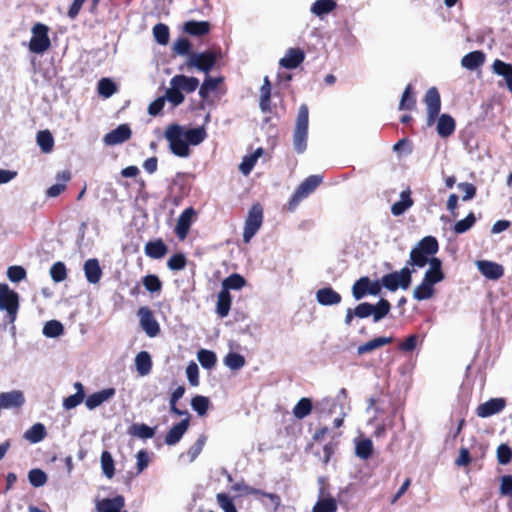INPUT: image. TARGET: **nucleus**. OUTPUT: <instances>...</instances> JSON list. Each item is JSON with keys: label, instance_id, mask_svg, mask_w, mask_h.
Wrapping results in <instances>:
<instances>
[{"label": "nucleus", "instance_id": "a878e982", "mask_svg": "<svg viewBox=\"0 0 512 512\" xmlns=\"http://www.w3.org/2000/svg\"><path fill=\"white\" fill-rule=\"evenodd\" d=\"M170 84L178 87L181 91L186 93L193 92L199 86V80L195 77H188L185 75H176L170 80Z\"/></svg>", "mask_w": 512, "mask_h": 512}, {"label": "nucleus", "instance_id": "6e6552de", "mask_svg": "<svg viewBox=\"0 0 512 512\" xmlns=\"http://www.w3.org/2000/svg\"><path fill=\"white\" fill-rule=\"evenodd\" d=\"M411 273L408 267H404L400 271L386 274L381 279V285L390 291L398 288L407 289L411 283Z\"/></svg>", "mask_w": 512, "mask_h": 512}, {"label": "nucleus", "instance_id": "c85d7f7f", "mask_svg": "<svg viewBox=\"0 0 512 512\" xmlns=\"http://www.w3.org/2000/svg\"><path fill=\"white\" fill-rule=\"evenodd\" d=\"M413 205V200L410 197V191L405 190L400 194L399 201L395 202L391 207V213L394 216L404 214Z\"/></svg>", "mask_w": 512, "mask_h": 512}, {"label": "nucleus", "instance_id": "ea45409f", "mask_svg": "<svg viewBox=\"0 0 512 512\" xmlns=\"http://www.w3.org/2000/svg\"><path fill=\"white\" fill-rule=\"evenodd\" d=\"M167 252L166 245L158 240L154 242H149L145 246V253L147 256L154 258V259H160L162 258Z\"/></svg>", "mask_w": 512, "mask_h": 512}, {"label": "nucleus", "instance_id": "0eeeda50", "mask_svg": "<svg viewBox=\"0 0 512 512\" xmlns=\"http://www.w3.org/2000/svg\"><path fill=\"white\" fill-rule=\"evenodd\" d=\"M263 209L260 204H254L248 212L245 220L243 240L249 243L262 225Z\"/></svg>", "mask_w": 512, "mask_h": 512}, {"label": "nucleus", "instance_id": "ddd939ff", "mask_svg": "<svg viewBox=\"0 0 512 512\" xmlns=\"http://www.w3.org/2000/svg\"><path fill=\"white\" fill-rule=\"evenodd\" d=\"M131 135L132 132L130 127L127 124H121L114 130L107 133L104 136L103 141L108 146H114L127 141L130 139Z\"/></svg>", "mask_w": 512, "mask_h": 512}, {"label": "nucleus", "instance_id": "c9c22d12", "mask_svg": "<svg viewBox=\"0 0 512 512\" xmlns=\"http://www.w3.org/2000/svg\"><path fill=\"white\" fill-rule=\"evenodd\" d=\"M183 29L190 35L201 36L209 32L210 24L206 21H188Z\"/></svg>", "mask_w": 512, "mask_h": 512}, {"label": "nucleus", "instance_id": "9d476101", "mask_svg": "<svg viewBox=\"0 0 512 512\" xmlns=\"http://www.w3.org/2000/svg\"><path fill=\"white\" fill-rule=\"evenodd\" d=\"M216 62V54L212 51L202 53H192L189 55L186 65L195 67L198 70L208 74Z\"/></svg>", "mask_w": 512, "mask_h": 512}, {"label": "nucleus", "instance_id": "9b49d317", "mask_svg": "<svg viewBox=\"0 0 512 512\" xmlns=\"http://www.w3.org/2000/svg\"><path fill=\"white\" fill-rule=\"evenodd\" d=\"M424 102L427 107V125L431 126L434 124L441 108L440 95L435 87H431L427 90Z\"/></svg>", "mask_w": 512, "mask_h": 512}, {"label": "nucleus", "instance_id": "2f4dec72", "mask_svg": "<svg viewBox=\"0 0 512 512\" xmlns=\"http://www.w3.org/2000/svg\"><path fill=\"white\" fill-rule=\"evenodd\" d=\"M128 434L146 440L155 435V429L144 423H135L128 428Z\"/></svg>", "mask_w": 512, "mask_h": 512}, {"label": "nucleus", "instance_id": "338daca9", "mask_svg": "<svg viewBox=\"0 0 512 512\" xmlns=\"http://www.w3.org/2000/svg\"><path fill=\"white\" fill-rule=\"evenodd\" d=\"M497 460L502 465H506L512 460V449L507 444L498 446Z\"/></svg>", "mask_w": 512, "mask_h": 512}, {"label": "nucleus", "instance_id": "4468645a", "mask_svg": "<svg viewBox=\"0 0 512 512\" xmlns=\"http://www.w3.org/2000/svg\"><path fill=\"white\" fill-rule=\"evenodd\" d=\"M476 266L480 273L490 280H498L504 274L503 266L496 262L488 260H478L476 262Z\"/></svg>", "mask_w": 512, "mask_h": 512}, {"label": "nucleus", "instance_id": "4c0bfd02", "mask_svg": "<svg viewBox=\"0 0 512 512\" xmlns=\"http://www.w3.org/2000/svg\"><path fill=\"white\" fill-rule=\"evenodd\" d=\"M246 285V280L240 274L234 273L222 281V289L229 292V290H240Z\"/></svg>", "mask_w": 512, "mask_h": 512}, {"label": "nucleus", "instance_id": "e433bc0d", "mask_svg": "<svg viewBox=\"0 0 512 512\" xmlns=\"http://www.w3.org/2000/svg\"><path fill=\"white\" fill-rule=\"evenodd\" d=\"M46 430L43 424L36 423L31 426L25 433L24 438L30 443H38L44 439Z\"/></svg>", "mask_w": 512, "mask_h": 512}, {"label": "nucleus", "instance_id": "bf43d9fd", "mask_svg": "<svg viewBox=\"0 0 512 512\" xmlns=\"http://www.w3.org/2000/svg\"><path fill=\"white\" fill-rule=\"evenodd\" d=\"M206 439L205 435H200L196 442L189 448L186 455L189 458L190 463L199 456L206 443Z\"/></svg>", "mask_w": 512, "mask_h": 512}, {"label": "nucleus", "instance_id": "473e14b6", "mask_svg": "<svg viewBox=\"0 0 512 512\" xmlns=\"http://www.w3.org/2000/svg\"><path fill=\"white\" fill-rule=\"evenodd\" d=\"M232 298L229 292L221 290L217 296L216 312L220 317H226L230 311Z\"/></svg>", "mask_w": 512, "mask_h": 512}, {"label": "nucleus", "instance_id": "cd10ccee", "mask_svg": "<svg viewBox=\"0 0 512 512\" xmlns=\"http://www.w3.org/2000/svg\"><path fill=\"white\" fill-rule=\"evenodd\" d=\"M455 126V121L450 115L442 114L437 121V133L441 137H448L455 131Z\"/></svg>", "mask_w": 512, "mask_h": 512}, {"label": "nucleus", "instance_id": "f3484780", "mask_svg": "<svg viewBox=\"0 0 512 512\" xmlns=\"http://www.w3.org/2000/svg\"><path fill=\"white\" fill-rule=\"evenodd\" d=\"M25 402L24 395L19 390L0 393V408H18Z\"/></svg>", "mask_w": 512, "mask_h": 512}, {"label": "nucleus", "instance_id": "4be33fe9", "mask_svg": "<svg viewBox=\"0 0 512 512\" xmlns=\"http://www.w3.org/2000/svg\"><path fill=\"white\" fill-rule=\"evenodd\" d=\"M19 306V297L7 284H0V309L5 310Z\"/></svg>", "mask_w": 512, "mask_h": 512}, {"label": "nucleus", "instance_id": "58836bf2", "mask_svg": "<svg viewBox=\"0 0 512 512\" xmlns=\"http://www.w3.org/2000/svg\"><path fill=\"white\" fill-rule=\"evenodd\" d=\"M338 508L336 500L331 497H322L312 508V512H336Z\"/></svg>", "mask_w": 512, "mask_h": 512}, {"label": "nucleus", "instance_id": "2eb2a0df", "mask_svg": "<svg viewBox=\"0 0 512 512\" xmlns=\"http://www.w3.org/2000/svg\"><path fill=\"white\" fill-rule=\"evenodd\" d=\"M506 402L503 398H493L481 404L477 408V415L482 418L490 417L501 412Z\"/></svg>", "mask_w": 512, "mask_h": 512}, {"label": "nucleus", "instance_id": "f8f14e48", "mask_svg": "<svg viewBox=\"0 0 512 512\" xmlns=\"http://www.w3.org/2000/svg\"><path fill=\"white\" fill-rule=\"evenodd\" d=\"M138 316L140 318L141 327L146 334L150 337H155L159 333L160 328L151 310L147 307H141L138 310Z\"/></svg>", "mask_w": 512, "mask_h": 512}, {"label": "nucleus", "instance_id": "a18cd8bd", "mask_svg": "<svg viewBox=\"0 0 512 512\" xmlns=\"http://www.w3.org/2000/svg\"><path fill=\"white\" fill-rule=\"evenodd\" d=\"M373 450L372 441L368 438L357 440L355 443V453L361 459H368Z\"/></svg>", "mask_w": 512, "mask_h": 512}, {"label": "nucleus", "instance_id": "69168bd1", "mask_svg": "<svg viewBox=\"0 0 512 512\" xmlns=\"http://www.w3.org/2000/svg\"><path fill=\"white\" fill-rule=\"evenodd\" d=\"M145 289L151 293L160 292L162 283L156 275H147L143 278Z\"/></svg>", "mask_w": 512, "mask_h": 512}, {"label": "nucleus", "instance_id": "603ef678", "mask_svg": "<svg viewBox=\"0 0 512 512\" xmlns=\"http://www.w3.org/2000/svg\"><path fill=\"white\" fill-rule=\"evenodd\" d=\"M224 364L231 370H239L245 365V358L238 353H228L224 358Z\"/></svg>", "mask_w": 512, "mask_h": 512}, {"label": "nucleus", "instance_id": "5701e85b", "mask_svg": "<svg viewBox=\"0 0 512 512\" xmlns=\"http://www.w3.org/2000/svg\"><path fill=\"white\" fill-rule=\"evenodd\" d=\"M341 295L331 287H324L316 292V300L320 305L332 306L341 302Z\"/></svg>", "mask_w": 512, "mask_h": 512}, {"label": "nucleus", "instance_id": "423d86ee", "mask_svg": "<svg viewBox=\"0 0 512 512\" xmlns=\"http://www.w3.org/2000/svg\"><path fill=\"white\" fill-rule=\"evenodd\" d=\"M32 37L29 41V50L32 53L43 54L50 46L49 28L45 24L36 23L31 28Z\"/></svg>", "mask_w": 512, "mask_h": 512}, {"label": "nucleus", "instance_id": "37998d69", "mask_svg": "<svg viewBox=\"0 0 512 512\" xmlns=\"http://www.w3.org/2000/svg\"><path fill=\"white\" fill-rule=\"evenodd\" d=\"M37 144L44 153L52 151L54 146V139L50 131L43 130L37 133Z\"/></svg>", "mask_w": 512, "mask_h": 512}, {"label": "nucleus", "instance_id": "680f3d73", "mask_svg": "<svg viewBox=\"0 0 512 512\" xmlns=\"http://www.w3.org/2000/svg\"><path fill=\"white\" fill-rule=\"evenodd\" d=\"M51 278L55 282H62L67 277L66 267L62 262H56L50 268Z\"/></svg>", "mask_w": 512, "mask_h": 512}, {"label": "nucleus", "instance_id": "052dcab7", "mask_svg": "<svg viewBox=\"0 0 512 512\" xmlns=\"http://www.w3.org/2000/svg\"><path fill=\"white\" fill-rule=\"evenodd\" d=\"M412 86L409 84L405 88L400 104L399 109L400 110H411L415 106V98L411 94Z\"/></svg>", "mask_w": 512, "mask_h": 512}, {"label": "nucleus", "instance_id": "79ce46f5", "mask_svg": "<svg viewBox=\"0 0 512 512\" xmlns=\"http://www.w3.org/2000/svg\"><path fill=\"white\" fill-rule=\"evenodd\" d=\"M101 469L103 474L108 478H113L115 474L114 459L110 452L103 451L100 458Z\"/></svg>", "mask_w": 512, "mask_h": 512}, {"label": "nucleus", "instance_id": "de8ad7c7", "mask_svg": "<svg viewBox=\"0 0 512 512\" xmlns=\"http://www.w3.org/2000/svg\"><path fill=\"white\" fill-rule=\"evenodd\" d=\"M271 96V85L268 77L264 78L263 85L260 88V108L263 112L269 110Z\"/></svg>", "mask_w": 512, "mask_h": 512}, {"label": "nucleus", "instance_id": "0e129e2a", "mask_svg": "<svg viewBox=\"0 0 512 512\" xmlns=\"http://www.w3.org/2000/svg\"><path fill=\"white\" fill-rule=\"evenodd\" d=\"M136 458V474H141L150 463V456L149 453L146 450H140L135 455Z\"/></svg>", "mask_w": 512, "mask_h": 512}, {"label": "nucleus", "instance_id": "6e6d98bb", "mask_svg": "<svg viewBox=\"0 0 512 512\" xmlns=\"http://www.w3.org/2000/svg\"><path fill=\"white\" fill-rule=\"evenodd\" d=\"M28 480L34 487H42L47 482V475L41 469H32L28 473Z\"/></svg>", "mask_w": 512, "mask_h": 512}, {"label": "nucleus", "instance_id": "7c9ffc66", "mask_svg": "<svg viewBox=\"0 0 512 512\" xmlns=\"http://www.w3.org/2000/svg\"><path fill=\"white\" fill-rule=\"evenodd\" d=\"M263 153L262 148H257L253 153L246 155L239 165L240 172L245 176L249 175Z\"/></svg>", "mask_w": 512, "mask_h": 512}, {"label": "nucleus", "instance_id": "b1692460", "mask_svg": "<svg viewBox=\"0 0 512 512\" xmlns=\"http://www.w3.org/2000/svg\"><path fill=\"white\" fill-rule=\"evenodd\" d=\"M124 505V497L117 495L114 498H106L98 501L96 508L98 512H121Z\"/></svg>", "mask_w": 512, "mask_h": 512}, {"label": "nucleus", "instance_id": "a211bd4d", "mask_svg": "<svg viewBox=\"0 0 512 512\" xmlns=\"http://www.w3.org/2000/svg\"><path fill=\"white\" fill-rule=\"evenodd\" d=\"M304 58L305 55L301 49L289 48L284 57L280 59L279 64L286 69H295L304 61Z\"/></svg>", "mask_w": 512, "mask_h": 512}, {"label": "nucleus", "instance_id": "f704fd0d", "mask_svg": "<svg viewBox=\"0 0 512 512\" xmlns=\"http://www.w3.org/2000/svg\"><path fill=\"white\" fill-rule=\"evenodd\" d=\"M337 4L334 0H317L310 8L311 13L318 17H322L336 8Z\"/></svg>", "mask_w": 512, "mask_h": 512}, {"label": "nucleus", "instance_id": "412c9836", "mask_svg": "<svg viewBox=\"0 0 512 512\" xmlns=\"http://www.w3.org/2000/svg\"><path fill=\"white\" fill-rule=\"evenodd\" d=\"M84 274L86 280L90 284H97L101 280L102 277V269L100 267L99 261L95 258L88 259L85 261L83 266Z\"/></svg>", "mask_w": 512, "mask_h": 512}, {"label": "nucleus", "instance_id": "8fccbe9b", "mask_svg": "<svg viewBox=\"0 0 512 512\" xmlns=\"http://www.w3.org/2000/svg\"><path fill=\"white\" fill-rule=\"evenodd\" d=\"M197 359L203 368L210 369L216 364V355L214 352L206 349H201L197 353Z\"/></svg>", "mask_w": 512, "mask_h": 512}, {"label": "nucleus", "instance_id": "1a4fd4ad", "mask_svg": "<svg viewBox=\"0 0 512 512\" xmlns=\"http://www.w3.org/2000/svg\"><path fill=\"white\" fill-rule=\"evenodd\" d=\"M382 285L378 280L371 281L368 277H361L352 287V294L356 300L362 299L365 295H378Z\"/></svg>", "mask_w": 512, "mask_h": 512}, {"label": "nucleus", "instance_id": "49530a36", "mask_svg": "<svg viewBox=\"0 0 512 512\" xmlns=\"http://www.w3.org/2000/svg\"><path fill=\"white\" fill-rule=\"evenodd\" d=\"M221 77L212 78L210 76H206L204 82L202 83L199 94L203 99H206L209 94L213 91H215L218 87V85L222 82Z\"/></svg>", "mask_w": 512, "mask_h": 512}, {"label": "nucleus", "instance_id": "6ab92c4d", "mask_svg": "<svg viewBox=\"0 0 512 512\" xmlns=\"http://www.w3.org/2000/svg\"><path fill=\"white\" fill-rule=\"evenodd\" d=\"M116 391L114 388H106L101 391L95 392L89 395L85 400L87 409L94 410L104 402L114 397Z\"/></svg>", "mask_w": 512, "mask_h": 512}, {"label": "nucleus", "instance_id": "f03ea898", "mask_svg": "<svg viewBox=\"0 0 512 512\" xmlns=\"http://www.w3.org/2000/svg\"><path fill=\"white\" fill-rule=\"evenodd\" d=\"M443 279L442 262L440 259H434L431 261V269L425 272L422 282L415 287L413 291L414 299L422 301L433 297L435 293L434 285Z\"/></svg>", "mask_w": 512, "mask_h": 512}, {"label": "nucleus", "instance_id": "4d7b16f0", "mask_svg": "<svg viewBox=\"0 0 512 512\" xmlns=\"http://www.w3.org/2000/svg\"><path fill=\"white\" fill-rule=\"evenodd\" d=\"M164 97L165 101L168 100L174 106H177L184 101V95L182 94V91L178 87H175L173 84H170Z\"/></svg>", "mask_w": 512, "mask_h": 512}, {"label": "nucleus", "instance_id": "dca6fc26", "mask_svg": "<svg viewBox=\"0 0 512 512\" xmlns=\"http://www.w3.org/2000/svg\"><path fill=\"white\" fill-rule=\"evenodd\" d=\"M195 211L193 208H186L178 217L175 233L179 239L183 240L186 238L190 226L193 222Z\"/></svg>", "mask_w": 512, "mask_h": 512}, {"label": "nucleus", "instance_id": "3c124183", "mask_svg": "<svg viewBox=\"0 0 512 512\" xmlns=\"http://www.w3.org/2000/svg\"><path fill=\"white\" fill-rule=\"evenodd\" d=\"M209 405L210 400L207 397L201 395L195 396L191 401L193 410H195L199 416L206 415Z\"/></svg>", "mask_w": 512, "mask_h": 512}, {"label": "nucleus", "instance_id": "393cba45", "mask_svg": "<svg viewBox=\"0 0 512 512\" xmlns=\"http://www.w3.org/2000/svg\"><path fill=\"white\" fill-rule=\"evenodd\" d=\"M189 427V418H185L178 424L174 425L166 434L165 442L168 445L177 444Z\"/></svg>", "mask_w": 512, "mask_h": 512}, {"label": "nucleus", "instance_id": "f257e3e1", "mask_svg": "<svg viewBox=\"0 0 512 512\" xmlns=\"http://www.w3.org/2000/svg\"><path fill=\"white\" fill-rule=\"evenodd\" d=\"M165 138L174 155L187 158L190 155L189 145L202 143L206 138V131L203 127L185 128L174 124L167 127Z\"/></svg>", "mask_w": 512, "mask_h": 512}, {"label": "nucleus", "instance_id": "39448f33", "mask_svg": "<svg viewBox=\"0 0 512 512\" xmlns=\"http://www.w3.org/2000/svg\"><path fill=\"white\" fill-rule=\"evenodd\" d=\"M323 177L321 175H311L306 178L296 189L295 193L287 203L289 211H294L299 203L307 198L314 190L322 183Z\"/></svg>", "mask_w": 512, "mask_h": 512}, {"label": "nucleus", "instance_id": "20e7f679", "mask_svg": "<svg viewBox=\"0 0 512 512\" xmlns=\"http://www.w3.org/2000/svg\"><path fill=\"white\" fill-rule=\"evenodd\" d=\"M309 110L306 104L299 107L293 132V147L297 153H303L307 148Z\"/></svg>", "mask_w": 512, "mask_h": 512}, {"label": "nucleus", "instance_id": "72a5a7b5", "mask_svg": "<svg viewBox=\"0 0 512 512\" xmlns=\"http://www.w3.org/2000/svg\"><path fill=\"white\" fill-rule=\"evenodd\" d=\"M392 341H393V339L391 337L374 338V339L360 345L357 348V353L359 355H363V354L371 352L379 347L387 345V344L391 343Z\"/></svg>", "mask_w": 512, "mask_h": 512}, {"label": "nucleus", "instance_id": "864d4df0", "mask_svg": "<svg viewBox=\"0 0 512 512\" xmlns=\"http://www.w3.org/2000/svg\"><path fill=\"white\" fill-rule=\"evenodd\" d=\"M116 92V85L108 78H102L98 82V93L104 98L111 97Z\"/></svg>", "mask_w": 512, "mask_h": 512}, {"label": "nucleus", "instance_id": "13d9d810", "mask_svg": "<svg viewBox=\"0 0 512 512\" xmlns=\"http://www.w3.org/2000/svg\"><path fill=\"white\" fill-rule=\"evenodd\" d=\"M390 308V303L385 299H381L376 305H374V313H372L373 321L378 322L384 318L389 313Z\"/></svg>", "mask_w": 512, "mask_h": 512}, {"label": "nucleus", "instance_id": "c03bdc74", "mask_svg": "<svg viewBox=\"0 0 512 512\" xmlns=\"http://www.w3.org/2000/svg\"><path fill=\"white\" fill-rule=\"evenodd\" d=\"M57 179L61 180V182H58L48 188L46 192L48 197H57L65 190L66 182L70 179V173L64 171L57 175Z\"/></svg>", "mask_w": 512, "mask_h": 512}, {"label": "nucleus", "instance_id": "09e8293b", "mask_svg": "<svg viewBox=\"0 0 512 512\" xmlns=\"http://www.w3.org/2000/svg\"><path fill=\"white\" fill-rule=\"evenodd\" d=\"M63 331V325L57 320H50L43 327V334L49 338L59 337Z\"/></svg>", "mask_w": 512, "mask_h": 512}, {"label": "nucleus", "instance_id": "c756f323", "mask_svg": "<svg viewBox=\"0 0 512 512\" xmlns=\"http://www.w3.org/2000/svg\"><path fill=\"white\" fill-rule=\"evenodd\" d=\"M135 366L139 375H148L152 369V360L150 354L147 351L139 352L135 357Z\"/></svg>", "mask_w": 512, "mask_h": 512}, {"label": "nucleus", "instance_id": "e2e57ef3", "mask_svg": "<svg viewBox=\"0 0 512 512\" xmlns=\"http://www.w3.org/2000/svg\"><path fill=\"white\" fill-rule=\"evenodd\" d=\"M476 218L473 213H469L465 219L456 222L454 231L457 234H463L468 231L475 223Z\"/></svg>", "mask_w": 512, "mask_h": 512}, {"label": "nucleus", "instance_id": "5fc2aeb1", "mask_svg": "<svg viewBox=\"0 0 512 512\" xmlns=\"http://www.w3.org/2000/svg\"><path fill=\"white\" fill-rule=\"evenodd\" d=\"M153 35L157 43L166 45L169 41V28L165 24L158 23L153 28Z\"/></svg>", "mask_w": 512, "mask_h": 512}, {"label": "nucleus", "instance_id": "7ed1b4c3", "mask_svg": "<svg viewBox=\"0 0 512 512\" xmlns=\"http://www.w3.org/2000/svg\"><path fill=\"white\" fill-rule=\"evenodd\" d=\"M438 248V242L434 237H424L411 250L408 264L418 268H423L428 264V269H431V261L437 259L434 255L437 253Z\"/></svg>", "mask_w": 512, "mask_h": 512}, {"label": "nucleus", "instance_id": "774afa93", "mask_svg": "<svg viewBox=\"0 0 512 512\" xmlns=\"http://www.w3.org/2000/svg\"><path fill=\"white\" fill-rule=\"evenodd\" d=\"M216 498L217 503L224 510V512H237L232 499L227 494L219 493Z\"/></svg>", "mask_w": 512, "mask_h": 512}, {"label": "nucleus", "instance_id": "bb28decb", "mask_svg": "<svg viewBox=\"0 0 512 512\" xmlns=\"http://www.w3.org/2000/svg\"><path fill=\"white\" fill-rule=\"evenodd\" d=\"M485 62V54L482 51L476 50L466 54L461 59V65L467 70H475L482 66Z\"/></svg>", "mask_w": 512, "mask_h": 512}, {"label": "nucleus", "instance_id": "aec40b11", "mask_svg": "<svg viewBox=\"0 0 512 512\" xmlns=\"http://www.w3.org/2000/svg\"><path fill=\"white\" fill-rule=\"evenodd\" d=\"M492 72L504 79L507 89L512 93V65L496 59L492 64Z\"/></svg>", "mask_w": 512, "mask_h": 512}, {"label": "nucleus", "instance_id": "a19ab883", "mask_svg": "<svg viewBox=\"0 0 512 512\" xmlns=\"http://www.w3.org/2000/svg\"><path fill=\"white\" fill-rule=\"evenodd\" d=\"M312 401L309 398H301L293 408V415L297 419L307 417L312 411Z\"/></svg>", "mask_w": 512, "mask_h": 512}]
</instances>
